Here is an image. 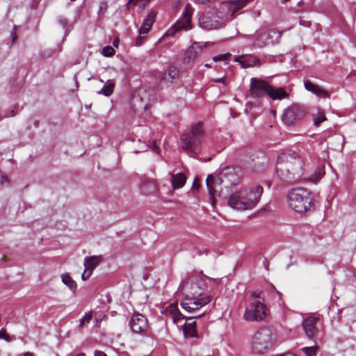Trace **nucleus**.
I'll use <instances>...</instances> for the list:
<instances>
[{"label": "nucleus", "mask_w": 356, "mask_h": 356, "mask_svg": "<svg viewBox=\"0 0 356 356\" xmlns=\"http://www.w3.org/2000/svg\"><path fill=\"white\" fill-rule=\"evenodd\" d=\"M300 25L305 27H309L311 25V22L309 21H307L302 18H300L299 20Z\"/></svg>", "instance_id": "nucleus-39"}, {"label": "nucleus", "mask_w": 356, "mask_h": 356, "mask_svg": "<svg viewBox=\"0 0 356 356\" xmlns=\"http://www.w3.org/2000/svg\"><path fill=\"white\" fill-rule=\"evenodd\" d=\"M61 280L63 283L67 286L74 293L75 292L77 287L76 283L68 274H62Z\"/></svg>", "instance_id": "nucleus-25"}, {"label": "nucleus", "mask_w": 356, "mask_h": 356, "mask_svg": "<svg viewBox=\"0 0 356 356\" xmlns=\"http://www.w3.org/2000/svg\"><path fill=\"white\" fill-rule=\"evenodd\" d=\"M157 15V12L155 10H152L144 19L143 24L140 29L138 30V33L140 35H145L150 31L156 16Z\"/></svg>", "instance_id": "nucleus-16"}, {"label": "nucleus", "mask_w": 356, "mask_h": 356, "mask_svg": "<svg viewBox=\"0 0 356 356\" xmlns=\"http://www.w3.org/2000/svg\"><path fill=\"white\" fill-rule=\"evenodd\" d=\"M274 295H275V296H277V297H278V298H280V296H281V294L280 293V292H278V291H275Z\"/></svg>", "instance_id": "nucleus-53"}, {"label": "nucleus", "mask_w": 356, "mask_h": 356, "mask_svg": "<svg viewBox=\"0 0 356 356\" xmlns=\"http://www.w3.org/2000/svg\"><path fill=\"white\" fill-rule=\"evenodd\" d=\"M279 356H296L295 355L291 353H287L286 354H284V355H280Z\"/></svg>", "instance_id": "nucleus-50"}, {"label": "nucleus", "mask_w": 356, "mask_h": 356, "mask_svg": "<svg viewBox=\"0 0 356 356\" xmlns=\"http://www.w3.org/2000/svg\"><path fill=\"white\" fill-rule=\"evenodd\" d=\"M207 186L210 196L211 204L214 206L216 200L214 194L218 186H221L220 195L222 193L223 189L228 190L232 186H237L239 183V177L236 174L234 170L227 168L221 171L217 177L213 175H208L207 180Z\"/></svg>", "instance_id": "nucleus-2"}, {"label": "nucleus", "mask_w": 356, "mask_h": 356, "mask_svg": "<svg viewBox=\"0 0 356 356\" xmlns=\"http://www.w3.org/2000/svg\"><path fill=\"white\" fill-rule=\"evenodd\" d=\"M230 56H231L230 53L219 54L218 56H213V60L215 62L222 61V60L226 61L229 59Z\"/></svg>", "instance_id": "nucleus-31"}, {"label": "nucleus", "mask_w": 356, "mask_h": 356, "mask_svg": "<svg viewBox=\"0 0 356 356\" xmlns=\"http://www.w3.org/2000/svg\"><path fill=\"white\" fill-rule=\"evenodd\" d=\"M200 53V44L195 42L186 49L183 59L184 63L188 64L193 63L197 58Z\"/></svg>", "instance_id": "nucleus-14"}, {"label": "nucleus", "mask_w": 356, "mask_h": 356, "mask_svg": "<svg viewBox=\"0 0 356 356\" xmlns=\"http://www.w3.org/2000/svg\"><path fill=\"white\" fill-rule=\"evenodd\" d=\"M304 161L296 152H289L280 154L277 160L276 170L280 176H284L290 171L301 170Z\"/></svg>", "instance_id": "nucleus-7"}, {"label": "nucleus", "mask_w": 356, "mask_h": 356, "mask_svg": "<svg viewBox=\"0 0 356 356\" xmlns=\"http://www.w3.org/2000/svg\"><path fill=\"white\" fill-rule=\"evenodd\" d=\"M184 332L186 335L193 337L197 336V332L195 329V322L186 323H184L183 325Z\"/></svg>", "instance_id": "nucleus-26"}, {"label": "nucleus", "mask_w": 356, "mask_h": 356, "mask_svg": "<svg viewBox=\"0 0 356 356\" xmlns=\"http://www.w3.org/2000/svg\"><path fill=\"white\" fill-rule=\"evenodd\" d=\"M115 52L114 49L111 46L105 47L102 50L103 55L107 57L113 56Z\"/></svg>", "instance_id": "nucleus-32"}, {"label": "nucleus", "mask_w": 356, "mask_h": 356, "mask_svg": "<svg viewBox=\"0 0 356 356\" xmlns=\"http://www.w3.org/2000/svg\"><path fill=\"white\" fill-rule=\"evenodd\" d=\"M200 305L199 300L192 301L191 300H186L181 302V307L184 309L188 312H193L198 309V306Z\"/></svg>", "instance_id": "nucleus-24"}, {"label": "nucleus", "mask_w": 356, "mask_h": 356, "mask_svg": "<svg viewBox=\"0 0 356 356\" xmlns=\"http://www.w3.org/2000/svg\"><path fill=\"white\" fill-rule=\"evenodd\" d=\"M95 356H107V355L102 351L96 350L95 352Z\"/></svg>", "instance_id": "nucleus-45"}, {"label": "nucleus", "mask_w": 356, "mask_h": 356, "mask_svg": "<svg viewBox=\"0 0 356 356\" xmlns=\"http://www.w3.org/2000/svg\"><path fill=\"white\" fill-rule=\"evenodd\" d=\"M262 193L263 188L260 186L232 193L228 205L236 210L251 209L258 204Z\"/></svg>", "instance_id": "nucleus-3"}, {"label": "nucleus", "mask_w": 356, "mask_h": 356, "mask_svg": "<svg viewBox=\"0 0 356 356\" xmlns=\"http://www.w3.org/2000/svg\"><path fill=\"white\" fill-rule=\"evenodd\" d=\"M213 81L218 82V83H223L225 85L227 83L225 76H222V77L219 78L218 79H214Z\"/></svg>", "instance_id": "nucleus-43"}, {"label": "nucleus", "mask_w": 356, "mask_h": 356, "mask_svg": "<svg viewBox=\"0 0 356 356\" xmlns=\"http://www.w3.org/2000/svg\"><path fill=\"white\" fill-rule=\"evenodd\" d=\"M304 86L307 90L315 94L316 96L322 98H329V92L320 87L318 85L314 84L309 80L304 81Z\"/></svg>", "instance_id": "nucleus-15"}, {"label": "nucleus", "mask_w": 356, "mask_h": 356, "mask_svg": "<svg viewBox=\"0 0 356 356\" xmlns=\"http://www.w3.org/2000/svg\"><path fill=\"white\" fill-rule=\"evenodd\" d=\"M108 3L105 0H102L99 2V10L97 15L99 17L104 15L108 10Z\"/></svg>", "instance_id": "nucleus-29"}, {"label": "nucleus", "mask_w": 356, "mask_h": 356, "mask_svg": "<svg viewBox=\"0 0 356 356\" xmlns=\"http://www.w3.org/2000/svg\"><path fill=\"white\" fill-rule=\"evenodd\" d=\"M251 0H230L222 3L219 8L208 6L202 13V29L213 30L224 27L235 13L244 8Z\"/></svg>", "instance_id": "nucleus-1"}, {"label": "nucleus", "mask_w": 356, "mask_h": 356, "mask_svg": "<svg viewBox=\"0 0 356 356\" xmlns=\"http://www.w3.org/2000/svg\"><path fill=\"white\" fill-rule=\"evenodd\" d=\"M92 316L91 312L86 313L79 321V328H82L86 323H88L91 321Z\"/></svg>", "instance_id": "nucleus-30"}, {"label": "nucleus", "mask_w": 356, "mask_h": 356, "mask_svg": "<svg viewBox=\"0 0 356 356\" xmlns=\"http://www.w3.org/2000/svg\"><path fill=\"white\" fill-rule=\"evenodd\" d=\"M275 341V334L268 327H262L254 334L251 349L257 355L264 354L270 350Z\"/></svg>", "instance_id": "nucleus-6"}, {"label": "nucleus", "mask_w": 356, "mask_h": 356, "mask_svg": "<svg viewBox=\"0 0 356 356\" xmlns=\"http://www.w3.org/2000/svg\"><path fill=\"white\" fill-rule=\"evenodd\" d=\"M213 0H202V4L203 3H210Z\"/></svg>", "instance_id": "nucleus-52"}, {"label": "nucleus", "mask_w": 356, "mask_h": 356, "mask_svg": "<svg viewBox=\"0 0 356 356\" xmlns=\"http://www.w3.org/2000/svg\"><path fill=\"white\" fill-rule=\"evenodd\" d=\"M186 181V177L183 173L172 174L171 184L173 189L182 188Z\"/></svg>", "instance_id": "nucleus-20"}, {"label": "nucleus", "mask_w": 356, "mask_h": 356, "mask_svg": "<svg viewBox=\"0 0 356 356\" xmlns=\"http://www.w3.org/2000/svg\"><path fill=\"white\" fill-rule=\"evenodd\" d=\"M136 44L138 45H140L143 42V37H142V35H140V36H138L137 38H136Z\"/></svg>", "instance_id": "nucleus-47"}, {"label": "nucleus", "mask_w": 356, "mask_h": 356, "mask_svg": "<svg viewBox=\"0 0 356 356\" xmlns=\"http://www.w3.org/2000/svg\"><path fill=\"white\" fill-rule=\"evenodd\" d=\"M149 147V145H147L145 143H143V147H141L140 150H136L135 152H144L147 151V148Z\"/></svg>", "instance_id": "nucleus-42"}, {"label": "nucleus", "mask_w": 356, "mask_h": 356, "mask_svg": "<svg viewBox=\"0 0 356 356\" xmlns=\"http://www.w3.org/2000/svg\"><path fill=\"white\" fill-rule=\"evenodd\" d=\"M335 139L338 141H341L342 140V138L340 137V136H336L335 137Z\"/></svg>", "instance_id": "nucleus-54"}, {"label": "nucleus", "mask_w": 356, "mask_h": 356, "mask_svg": "<svg viewBox=\"0 0 356 356\" xmlns=\"http://www.w3.org/2000/svg\"><path fill=\"white\" fill-rule=\"evenodd\" d=\"M120 42V40L118 38H115L113 44L114 47H118Z\"/></svg>", "instance_id": "nucleus-48"}, {"label": "nucleus", "mask_w": 356, "mask_h": 356, "mask_svg": "<svg viewBox=\"0 0 356 356\" xmlns=\"http://www.w3.org/2000/svg\"><path fill=\"white\" fill-rule=\"evenodd\" d=\"M234 61L238 62L243 68L252 67L260 65V60L254 56H242L235 58Z\"/></svg>", "instance_id": "nucleus-17"}, {"label": "nucleus", "mask_w": 356, "mask_h": 356, "mask_svg": "<svg viewBox=\"0 0 356 356\" xmlns=\"http://www.w3.org/2000/svg\"><path fill=\"white\" fill-rule=\"evenodd\" d=\"M289 207L297 213H304L314 207L311 193L305 188L292 190L288 195Z\"/></svg>", "instance_id": "nucleus-5"}, {"label": "nucleus", "mask_w": 356, "mask_h": 356, "mask_svg": "<svg viewBox=\"0 0 356 356\" xmlns=\"http://www.w3.org/2000/svg\"><path fill=\"white\" fill-rule=\"evenodd\" d=\"M200 138V122H198L191 132L184 134L181 136L182 148L191 156H195L199 153Z\"/></svg>", "instance_id": "nucleus-9"}, {"label": "nucleus", "mask_w": 356, "mask_h": 356, "mask_svg": "<svg viewBox=\"0 0 356 356\" xmlns=\"http://www.w3.org/2000/svg\"><path fill=\"white\" fill-rule=\"evenodd\" d=\"M95 356H107V355L102 351L96 350L95 352Z\"/></svg>", "instance_id": "nucleus-46"}, {"label": "nucleus", "mask_w": 356, "mask_h": 356, "mask_svg": "<svg viewBox=\"0 0 356 356\" xmlns=\"http://www.w3.org/2000/svg\"><path fill=\"white\" fill-rule=\"evenodd\" d=\"M58 23L65 29L67 24V20L65 17L63 16H59L58 17Z\"/></svg>", "instance_id": "nucleus-37"}, {"label": "nucleus", "mask_w": 356, "mask_h": 356, "mask_svg": "<svg viewBox=\"0 0 356 356\" xmlns=\"http://www.w3.org/2000/svg\"><path fill=\"white\" fill-rule=\"evenodd\" d=\"M281 33L277 30L259 29L250 37L253 41V47L264 48L268 45H274L279 42Z\"/></svg>", "instance_id": "nucleus-8"}, {"label": "nucleus", "mask_w": 356, "mask_h": 356, "mask_svg": "<svg viewBox=\"0 0 356 356\" xmlns=\"http://www.w3.org/2000/svg\"><path fill=\"white\" fill-rule=\"evenodd\" d=\"M140 191L142 193L146 195L154 194L156 191V186L153 181H146L142 184Z\"/></svg>", "instance_id": "nucleus-22"}, {"label": "nucleus", "mask_w": 356, "mask_h": 356, "mask_svg": "<svg viewBox=\"0 0 356 356\" xmlns=\"http://www.w3.org/2000/svg\"><path fill=\"white\" fill-rule=\"evenodd\" d=\"M211 300H212L211 296H207L204 298H202V307H203L204 305L210 302L211 301Z\"/></svg>", "instance_id": "nucleus-38"}, {"label": "nucleus", "mask_w": 356, "mask_h": 356, "mask_svg": "<svg viewBox=\"0 0 356 356\" xmlns=\"http://www.w3.org/2000/svg\"><path fill=\"white\" fill-rule=\"evenodd\" d=\"M165 314L169 315L172 319L173 322L178 326H181V325H179V322L182 320L184 317L179 311L177 304H171L167 307L165 309Z\"/></svg>", "instance_id": "nucleus-18"}, {"label": "nucleus", "mask_w": 356, "mask_h": 356, "mask_svg": "<svg viewBox=\"0 0 356 356\" xmlns=\"http://www.w3.org/2000/svg\"><path fill=\"white\" fill-rule=\"evenodd\" d=\"M0 339H4L6 341H10V336L7 334L4 328L0 330Z\"/></svg>", "instance_id": "nucleus-35"}, {"label": "nucleus", "mask_w": 356, "mask_h": 356, "mask_svg": "<svg viewBox=\"0 0 356 356\" xmlns=\"http://www.w3.org/2000/svg\"><path fill=\"white\" fill-rule=\"evenodd\" d=\"M295 119H296L295 113L291 109L286 110L284 111V113H283L282 121L286 125L291 124L293 122V121L295 120Z\"/></svg>", "instance_id": "nucleus-27"}, {"label": "nucleus", "mask_w": 356, "mask_h": 356, "mask_svg": "<svg viewBox=\"0 0 356 356\" xmlns=\"http://www.w3.org/2000/svg\"><path fill=\"white\" fill-rule=\"evenodd\" d=\"M102 260V257L99 256H92L86 257L84 259V267L93 270L96 266L99 264Z\"/></svg>", "instance_id": "nucleus-21"}, {"label": "nucleus", "mask_w": 356, "mask_h": 356, "mask_svg": "<svg viewBox=\"0 0 356 356\" xmlns=\"http://www.w3.org/2000/svg\"><path fill=\"white\" fill-rule=\"evenodd\" d=\"M204 66H205L206 67H211V65H210L209 64H207H207H205V65H204Z\"/></svg>", "instance_id": "nucleus-56"}, {"label": "nucleus", "mask_w": 356, "mask_h": 356, "mask_svg": "<svg viewBox=\"0 0 356 356\" xmlns=\"http://www.w3.org/2000/svg\"><path fill=\"white\" fill-rule=\"evenodd\" d=\"M12 38H13V43H14L17 40V35L15 33H12Z\"/></svg>", "instance_id": "nucleus-49"}, {"label": "nucleus", "mask_w": 356, "mask_h": 356, "mask_svg": "<svg viewBox=\"0 0 356 356\" xmlns=\"http://www.w3.org/2000/svg\"><path fill=\"white\" fill-rule=\"evenodd\" d=\"M266 315V309L265 305L260 301L256 300L246 308L243 317L247 321H258L264 320Z\"/></svg>", "instance_id": "nucleus-11"}, {"label": "nucleus", "mask_w": 356, "mask_h": 356, "mask_svg": "<svg viewBox=\"0 0 356 356\" xmlns=\"http://www.w3.org/2000/svg\"><path fill=\"white\" fill-rule=\"evenodd\" d=\"M302 351L307 356H316V348L314 347H305Z\"/></svg>", "instance_id": "nucleus-34"}, {"label": "nucleus", "mask_w": 356, "mask_h": 356, "mask_svg": "<svg viewBox=\"0 0 356 356\" xmlns=\"http://www.w3.org/2000/svg\"><path fill=\"white\" fill-rule=\"evenodd\" d=\"M263 292L261 291H253L252 293V296L254 298H261Z\"/></svg>", "instance_id": "nucleus-40"}, {"label": "nucleus", "mask_w": 356, "mask_h": 356, "mask_svg": "<svg viewBox=\"0 0 356 356\" xmlns=\"http://www.w3.org/2000/svg\"><path fill=\"white\" fill-rule=\"evenodd\" d=\"M92 271L93 270H92L90 269L85 268V270H84V271H83V273H82V275H81L82 280H86L87 279H88L90 277Z\"/></svg>", "instance_id": "nucleus-36"}, {"label": "nucleus", "mask_w": 356, "mask_h": 356, "mask_svg": "<svg viewBox=\"0 0 356 356\" xmlns=\"http://www.w3.org/2000/svg\"><path fill=\"white\" fill-rule=\"evenodd\" d=\"M179 74V70L175 66L171 65L166 72L161 74L160 79L163 81L172 83L174 80L178 79Z\"/></svg>", "instance_id": "nucleus-19"}, {"label": "nucleus", "mask_w": 356, "mask_h": 356, "mask_svg": "<svg viewBox=\"0 0 356 356\" xmlns=\"http://www.w3.org/2000/svg\"><path fill=\"white\" fill-rule=\"evenodd\" d=\"M75 356H85V354L84 353H79V354L76 355Z\"/></svg>", "instance_id": "nucleus-55"}, {"label": "nucleus", "mask_w": 356, "mask_h": 356, "mask_svg": "<svg viewBox=\"0 0 356 356\" xmlns=\"http://www.w3.org/2000/svg\"><path fill=\"white\" fill-rule=\"evenodd\" d=\"M115 88V83L113 80H108L104 83L103 88L97 92L99 95H104V96L109 97L113 92Z\"/></svg>", "instance_id": "nucleus-23"}, {"label": "nucleus", "mask_w": 356, "mask_h": 356, "mask_svg": "<svg viewBox=\"0 0 356 356\" xmlns=\"http://www.w3.org/2000/svg\"><path fill=\"white\" fill-rule=\"evenodd\" d=\"M326 118L325 114L321 111H318L316 114L313 115L314 123L316 126H319L321 122L325 121Z\"/></svg>", "instance_id": "nucleus-28"}, {"label": "nucleus", "mask_w": 356, "mask_h": 356, "mask_svg": "<svg viewBox=\"0 0 356 356\" xmlns=\"http://www.w3.org/2000/svg\"><path fill=\"white\" fill-rule=\"evenodd\" d=\"M138 1H140V0H129L127 2V4L129 5L131 3L135 4V3H138ZM141 1H143V3L145 4V3H148L149 2V0H141Z\"/></svg>", "instance_id": "nucleus-41"}, {"label": "nucleus", "mask_w": 356, "mask_h": 356, "mask_svg": "<svg viewBox=\"0 0 356 356\" xmlns=\"http://www.w3.org/2000/svg\"><path fill=\"white\" fill-rule=\"evenodd\" d=\"M152 149L155 152H159V148L156 146L155 142H153L152 145L150 146Z\"/></svg>", "instance_id": "nucleus-44"}, {"label": "nucleus", "mask_w": 356, "mask_h": 356, "mask_svg": "<svg viewBox=\"0 0 356 356\" xmlns=\"http://www.w3.org/2000/svg\"><path fill=\"white\" fill-rule=\"evenodd\" d=\"M129 325L133 332L143 335L147 334L149 325L145 316L140 314H134Z\"/></svg>", "instance_id": "nucleus-12"}, {"label": "nucleus", "mask_w": 356, "mask_h": 356, "mask_svg": "<svg viewBox=\"0 0 356 356\" xmlns=\"http://www.w3.org/2000/svg\"><path fill=\"white\" fill-rule=\"evenodd\" d=\"M193 8L190 4H186L181 17L167 31L165 36H174L181 31H187L191 29V16Z\"/></svg>", "instance_id": "nucleus-10"}, {"label": "nucleus", "mask_w": 356, "mask_h": 356, "mask_svg": "<svg viewBox=\"0 0 356 356\" xmlns=\"http://www.w3.org/2000/svg\"><path fill=\"white\" fill-rule=\"evenodd\" d=\"M200 187V179H199V177L197 176V177H195L194 181L193 183V186L191 188V192L193 193H198Z\"/></svg>", "instance_id": "nucleus-33"}, {"label": "nucleus", "mask_w": 356, "mask_h": 356, "mask_svg": "<svg viewBox=\"0 0 356 356\" xmlns=\"http://www.w3.org/2000/svg\"><path fill=\"white\" fill-rule=\"evenodd\" d=\"M319 318L318 317L309 316L302 322L303 329L309 338L314 337L318 332L316 324Z\"/></svg>", "instance_id": "nucleus-13"}, {"label": "nucleus", "mask_w": 356, "mask_h": 356, "mask_svg": "<svg viewBox=\"0 0 356 356\" xmlns=\"http://www.w3.org/2000/svg\"><path fill=\"white\" fill-rule=\"evenodd\" d=\"M250 92L253 97L268 95L274 100L282 99L289 97V95L282 88H273L267 82L257 78L250 79Z\"/></svg>", "instance_id": "nucleus-4"}, {"label": "nucleus", "mask_w": 356, "mask_h": 356, "mask_svg": "<svg viewBox=\"0 0 356 356\" xmlns=\"http://www.w3.org/2000/svg\"><path fill=\"white\" fill-rule=\"evenodd\" d=\"M283 1H287L288 0H282Z\"/></svg>", "instance_id": "nucleus-57"}, {"label": "nucleus", "mask_w": 356, "mask_h": 356, "mask_svg": "<svg viewBox=\"0 0 356 356\" xmlns=\"http://www.w3.org/2000/svg\"><path fill=\"white\" fill-rule=\"evenodd\" d=\"M24 356H34L32 353L26 352L24 354Z\"/></svg>", "instance_id": "nucleus-51"}]
</instances>
